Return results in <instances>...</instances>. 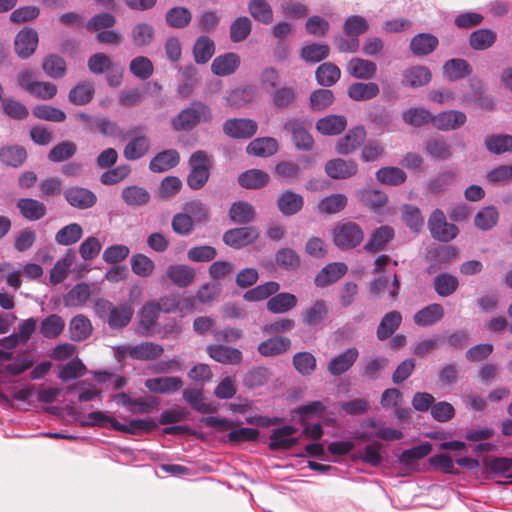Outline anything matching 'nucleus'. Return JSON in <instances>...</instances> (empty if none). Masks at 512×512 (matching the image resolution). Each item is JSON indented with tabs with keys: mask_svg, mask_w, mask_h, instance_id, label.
Masks as SVG:
<instances>
[{
	"mask_svg": "<svg viewBox=\"0 0 512 512\" xmlns=\"http://www.w3.org/2000/svg\"><path fill=\"white\" fill-rule=\"evenodd\" d=\"M211 156L204 150L193 152L188 160L190 172L187 176V185L192 190H200L209 180V163Z\"/></svg>",
	"mask_w": 512,
	"mask_h": 512,
	"instance_id": "nucleus-3",
	"label": "nucleus"
},
{
	"mask_svg": "<svg viewBox=\"0 0 512 512\" xmlns=\"http://www.w3.org/2000/svg\"><path fill=\"white\" fill-rule=\"evenodd\" d=\"M329 314V307L325 300L318 299L301 313V321L304 326H321Z\"/></svg>",
	"mask_w": 512,
	"mask_h": 512,
	"instance_id": "nucleus-14",
	"label": "nucleus"
},
{
	"mask_svg": "<svg viewBox=\"0 0 512 512\" xmlns=\"http://www.w3.org/2000/svg\"><path fill=\"white\" fill-rule=\"evenodd\" d=\"M325 172L332 179H347L358 172V165L354 160L336 158L326 163Z\"/></svg>",
	"mask_w": 512,
	"mask_h": 512,
	"instance_id": "nucleus-17",
	"label": "nucleus"
},
{
	"mask_svg": "<svg viewBox=\"0 0 512 512\" xmlns=\"http://www.w3.org/2000/svg\"><path fill=\"white\" fill-rule=\"evenodd\" d=\"M166 275L176 286L184 288L193 283L195 270L184 264H174L167 268Z\"/></svg>",
	"mask_w": 512,
	"mask_h": 512,
	"instance_id": "nucleus-28",
	"label": "nucleus"
},
{
	"mask_svg": "<svg viewBox=\"0 0 512 512\" xmlns=\"http://www.w3.org/2000/svg\"><path fill=\"white\" fill-rule=\"evenodd\" d=\"M2 112L11 119L22 121L29 116V110L22 102L11 97L1 101Z\"/></svg>",
	"mask_w": 512,
	"mask_h": 512,
	"instance_id": "nucleus-52",
	"label": "nucleus"
},
{
	"mask_svg": "<svg viewBox=\"0 0 512 512\" xmlns=\"http://www.w3.org/2000/svg\"><path fill=\"white\" fill-rule=\"evenodd\" d=\"M15 52L22 58L30 57L38 46V33L32 28H24L19 31L14 41Z\"/></svg>",
	"mask_w": 512,
	"mask_h": 512,
	"instance_id": "nucleus-13",
	"label": "nucleus"
},
{
	"mask_svg": "<svg viewBox=\"0 0 512 512\" xmlns=\"http://www.w3.org/2000/svg\"><path fill=\"white\" fill-rule=\"evenodd\" d=\"M66 201L78 209H88L95 205L97 197L94 192L84 187H70L64 193Z\"/></svg>",
	"mask_w": 512,
	"mask_h": 512,
	"instance_id": "nucleus-18",
	"label": "nucleus"
},
{
	"mask_svg": "<svg viewBox=\"0 0 512 512\" xmlns=\"http://www.w3.org/2000/svg\"><path fill=\"white\" fill-rule=\"evenodd\" d=\"M150 149V140L145 135L136 136L124 147L123 156L130 161L142 158Z\"/></svg>",
	"mask_w": 512,
	"mask_h": 512,
	"instance_id": "nucleus-40",
	"label": "nucleus"
},
{
	"mask_svg": "<svg viewBox=\"0 0 512 512\" xmlns=\"http://www.w3.org/2000/svg\"><path fill=\"white\" fill-rule=\"evenodd\" d=\"M284 130L292 135V140L299 150L309 151L313 148L314 140L305 128L303 121L295 118L288 119Z\"/></svg>",
	"mask_w": 512,
	"mask_h": 512,
	"instance_id": "nucleus-7",
	"label": "nucleus"
},
{
	"mask_svg": "<svg viewBox=\"0 0 512 512\" xmlns=\"http://www.w3.org/2000/svg\"><path fill=\"white\" fill-rule=\"evenodd\" d=\"M348 267L345 263L342 262H333L327 264L324 268L320 270V272L315 277V285L317 287H326L329 286L336 281H338L342 276L346 274Z\"/></svg>",
	"mask_w": 512,
	"mask_h": 512,
	"instance_id": "nucleus-19",
	"label": "nucleus"
},
{
	"mask_svg": "<svg viewBox=\"0 0 512 512\" xmlns=\"http://www.w3.org/2000/svg\"><path fill=\"white\" fill-rule=\"evenodd\" d=\"M91 331V322L84 315H77L70 321V333L73 341H83L87 339Z\"/></svg>",
	"mask_w": 512,
	"mask_h": 512,
	"instance_id": "nucleus-59",
	"label": "nucleus"
},
{
	"mask_svg": "<svg viewBox=\"0 0 512 512\" xmlns=\"http://www.w3.org/2000/svg\"><path fill=\"white\" fill-rule=\"evenodd\" d=\"M358 357L359 351L356 347L347 348L329 360L327 370L334 377L340 376L353 367Z\"/></svg>",
	"mask_w": 512,
	"mask_h": 512,
	"instance_id": "nucleus-8",
	"label": "nucleus"
},
{
	"mask_svg": "<svg viewBox=\"0 0 512 512\" xmlns=\"http://www.w3.org/2000/svg\"><path fill=\"white\" fill-rule=\"evenodd\" d=\"M304 206L303 197L291 190L283 191L277 199V207L285 216L298 213Z\"/></svg>",
	"mask_w": 512,
	"mask_h": 512,
	"instance_id": "nucleus-23",
	"label": "nucleus"
},
{
	"mask_svg": "<svg viewBox=\"0 0 512 512\" xmlns=\"http://www.w3.org/2000/svg\"><path fill=\"white\" fill-rule=\"evenodd\" d=\"M257 123L248 118L228 119L223 124V132L235 139H249L257 132Z\"/></svg>",
	"mask_w": 512,
	"mask_h": 512,
	"instance_id": "nucleus-6",
	"label": "nucleus"
},
{
	"mask_svg": "<svg viewBox=\"0 0 512 512\" xmlns=\"http://www.w3.org/2000/svg\"><path fill=\"white\" fill-rule=\"evenodd\" d=\"M347 206V197L344 194L336 193L323 198L319 204V211L324 214H336Z\"/></svg>",
	"mask_w": 512,
	"mask_h": 512,
	"instance_id": "nucleus-64",
	"label": "nucleus"
},
{
	"mask_svg": "<svg viewBox=\"0 0 512 512\" xmlns=\"http://www.w3.org/2000/svg\"><path fill=\"white\" fill-rule=\"evenodd\" d=\"M428 228L432 237L438 241L449 242L458 234V228L446 221L444 213L436 209L428 220Z\"/></svg>",
	"mask_w": 512,
	"mask_h": 512,
	"instance_id": "nucleus-5",
	"label": "nucleus"
},
{
	"mask_svg": "<svg viewBox=\"0 0 512 512\" xmlns=\"http://www.w3.org/2000/svg\"><path fill=\"white\" fill-rule=\"evenodd\" d=\"M443 72L448 79L455 81L469 76L472 68L466 60L454 58L444 63Z\"/></svg>",
	"mask_w": 512,
	"mask_h": 512,
	"instance_id": "nucleus-43",
	"label": "nucleus"
},
{
	"mask_svg": "<svg viewBox=\"0 0 512 512\" xmlns=\"http://www.w3.org/2000/svg\"><path fill=\"white\" fill-rule=\"evenodd\" d=\"M83 235V229L78 223H71L61 228L55 235V241L63 246L78 242Z\"/></svg>",
	"mask_w": 512,
	"mask_h": 512,
	"instance_id": "nucleus-61",
	"label": "nucleus"
},
{
	"mask_svg": "<svg viewBox=\"0 0 512 512\" xmlns=\"http://www.w3.org/2000/svg\"><path fill=\"white\" fill-rule=\"evenodd\" d=\"M367 136L363 125L350 129L346 135L340 138L336 145V151L341 155H348L356 151L364 143Z\"/></svg>",
	"mask_w": 512,
	"mask_h": 512,
	"instance_id": "nucleus-10",
	"label": "nucleus"
},
{
	"mask_svg": "<svg viewBox=\"0 0 512 512\" xmlns=\"http://www.w3.org/2000/svg\"><path fill=\"white\" fill-rule=\"evenodd\" d=\"M157 428V423L152 419H133L127 424L113 421L115 431L124 432L133 435H139L142 432H151Z\"/></svg>",
	"mask_w": 512,
	"mask_h": 512,
	"instance_id": "nucleus-37",
	"label": "nucleus"
},
{
	"mask_svg": "<svg viewBox=\"0 0 512 512\" xmlns=\"http://www.w3.org/2000/svg\"><path fill=\"white\" fill-rule=\"evenodd\" d=\"M270 97L275 108L285 110L296 103L298 92L295 87L282 86L273 90Z\"/></svg>",
	"mask_w": 512,
	"mask_h": 512,
	"instance_id": "nucleus-34",
	"label": "nucleus"
},
{
	"mask_svg": "<svg viewBox=\"0 0 512 512\" xmlns=\"http://www.w3.org/2000/svg\"><path fill=\"white\" fill-rule=\"evenodd\" d=\"M191 19V12L187 8L181 6L169 9L165 15L167 25L178 29L188 26Z\"/></svg>",
	"mask_w": 512,
	"mask_h": 512,
	"instance_id": "nucleus-62",
	"label": "nucleus"
},
{
	"mask_svg": "<svg viewBox=\"0 0 512 512\" xmlns=\"http://www.w3.org/2000/svg\"><path fill=\"white\" fill-rule=\"evenodd\" d=\"M485 147L495 155L512 152V135L509 134H492L485 138Z\"/></svg>",
	"mask_w": 512,
	"mask_h": 512,
	"instance_id": "nucleus-45",
	"label": "nucleus"
},
{
	"mask_svg": "<svg viewBox=\"0 0 512 512\" xmlns=\"http://www.w3.org/2000/svg\"><path fill=\"white\" fill-rule=\"evenodd\" d=\"M434 289L441 297H448L452 295L459 286V281L456 276L449 273H441L434 278Z\"/></svg>",
	"mask_w": 512,
	"mask_h": 512,
	"instance_id": "nucleus-54",
	"label": "nucleus"
},
{
	"mask_svg": "<svg viewBox=\"0 0 512 512\" xmlns=\"http://www.w3.org/2000/svg\"><path fill=\"white\" fill-rule=\"evenodd\" d=\"M65 328V321L57 314H50L40 324V333L47 339L57 338Z\"/></svg>",
	"mask_w": 512,
	"mask_h": 512,
	"instance_id": "nucleus-50",
	"label": "nucleus"
},
{
	"mask_svg": "<svg viewBox=\"0 0 512 512\" xmlns=\"http://www.w3.org/2000/svg\"><path fill=\"white\" fill-rule=\"evenodd\" d=\"M297 429L294 426L286 425L276 428L270 435L269 449L271 451L288 450L299 443V439L292 437Z\"/></svg>",
	"mask_w": 512,
	"mask_h": 512,
	"instance_id": "nucleus-9",
	"label": "nucleus"
},
{
	"mask_svg": "<svg viewBox=\"0 0 512 512\" xmlns=\"http://www.w3.org/2000/svg\"><path fill=\"white\" fill-rule=\"evenodd\" d=\"M129 70L136 78L147 80L154 73V65L148 57L137 56L130 61Z\"/></svg>",
	"mask_w": 512,
	"mask_h": 512,
	"instance_id": "nucleus-60",
	"label": "nucleus"
},
{
	"mask_svg": "<svg viewBox=\"0 0 512 512\" xmlns=\"http://www.w3.org/2000/svg\"><path fill=\"white\" fill-rule=\"evenodd\" d=\"M444 316V309L441 304L433 303L414 315V322L418 326L426 327L440 321Z\"/></svg>",
	"mask_w": 512,
	"mask_h": 512,
	"instance_id": "nucleus-38",
	"label": "nucleus"
},
{
	"mask_svg": "<svg viewBox=\"0 0 512 512\" xmlns=\"http://www.w3.org/2000/svg\"><path fill=\"white\" fill-rule=\"evenodd\" d=\"M363 239L364 232L355 222H340L333 229V242L341 250L354 249Z\"/></svg>",
	"mask_w": 512,
	"mask_h": 512,
	"instance_id": "nucleus-4",
	"label": "nucleus"
},
{
	"mask_svg": "<svg viewBox=\"0 0 512 512\" xmlns=\"http://www.w3.org/2000/svg\"><path fill=\"white\" fill-rule=\"evenodd\" d=\"M380 92L374 82H356L348 87V96L354 101H366L375 98Z\"/></svg>",
	"mask_w": 512,
	"mask_h": 512,
	"instance_id": "nucleus-41",
	"label": "nucleus"
},
{
	"mask_svg": "<svg viewBox=\"0 0 512 512\" xmlns=\"http://www.w3.org/2000/svg\"><path fill=\"white\" fill-rule=\"evenodd\" d=\"M432 74L425 66H413L403 71L402 84L412 88H417L428 84L431 81Z\"/></svg>",
	"mask_w": 512,
	"mask_h": 512,
	"instance_id": "nucleus-29",
	"label": "nucleus"
},
{
	"mask_svg": "<svg viewBox=\"0 0 512 512\" xmlns=\"http://www.w3.org/2000/svg\"><path fill=\"white\" fill-rule=\"evenodd\" d=\"M438 38L430 33H419L410 42V50L415 56H426L435 51Z\"/></svg>",
	"mask_w": 512,
	"mask_h": 512,
	"instance_id": "nucleus-27",
	"label": "nucleus"
},
{
	"mask_svg": "<svg viewBox=\"0 0 512 512\" xmlns=\"http://www.w3.org/2000/svg\"><path fill=\"white\" fill-rule=\"evenodd\" d=\"M27 159V151L20 145H6L0 148V162L13 168L20 167Z\"/></svg>",
	"mask_w": 512,
	"mask_h": 512,
	"instance_id": "nucleus-31",
	"label": "nucleus"
},
{
	"mask_svg": "<svg viewBox=\"0 0 512 512\" xmlns=\"http://www.w3.org/2000/svg\"><path fill=\"white\" fill-rule=\"evenodd\" d=\"M497 40L495 31L488 28H481L473 31L468 39L469 46L476 51H483L491 48Z\"/></svg>",
	"mask_w": 512,
	"mask_h": 512,
	"instance_id": "nucleus-35",
	"label": "nucleus"
},
{
	"mask_svg": "<svg viewBox=\"0 0 512 512\" xmlns=\"http://www.w3.org/2000/svg\"><path fill=\"white\" fill-rule=\"evenodd\" d=\"M215 53V43L208 36H200L193 46V57L197 64L207 63Z\"/></svg>",
	"mask_w": 512,
	"mask_h": 512,
	"instance_id": "nucleus-44",
	"label": "nucleus"
},
{
	"mask_svg": "<svg viewBox=\"0 0 512 512\" xmlns=\"http://www.w3.org/2000/svg\"><path fill=\"white\" fill-rule=\"evenodd\" d=\"M155 31L148 23H137L131 30V39L136 47L150 45L154 40Z\"/></svg>",
	"mask_w": 512,
	"mask_h": 512,
	"instance_id": "nucleus-55",
	"label": "nucleus"
},
{
	"mask_svg": "<svg viewBox=\"0 0 512 512\" xmlns=\"http://www.w3.org/2000/svg\"><path fill=\"white\" fill-rule=\"evenodd\" d=\"M291 340L288 337L274 336L262 341L258 345V352L265 357H274L287 352L291 347Z\"/></svg>",
	"mask_w": 512,
	"mask_h": 512,
	"instance_id": "nucleus-24",
	"label": "nucleus"
},
{
	"mask_svg": "<svg viewBox=\"0 0 512 512\" xmlns=\"http://www.w3.org/2000/svg\"><path fill=\"white\" fill-rule=\"evenodd\" d=\"M315 77L319 85L330 87L339 81L341 70L336 64L325 62L317 67Z\"/></svg>",
	"mask_w": 512,
	"mask_h": 512,
	"instance_id": "nucleus-42",
	"label": "nucleus"
},
{
	"mask_svg": "<svg viewBox=\"0 0 512 512\" xmlns=\"http://www.w3.org/2000/svg\"><path fill=\"white\" fill-rule=\"evenodd\" d=\"M277 151L278 142L272 137L256 138L246 148L247 154L264 158L274 155Z\"/></svg>",
	"mask_w": 512,
	"mask_h": 512,
	"instance_id": "nucleus-32",
	"label": "nucleus"
},
{
	"mask_svg": "<svg viewBox=\"0 0 512 512\" xmlns=\"http://www.w3.org/2000/svg\"><path fill=\"white\" fill-rule=\"evenodd\" d=\"M164 348L154 342H142L134 345L133 355L135 360L150 361L159 358Z\"/></svg>",
	"mask_w": 512,
	"mask_h": 512,
	"instance_id": "nucleus-57",
	"label": "nucleus"
},
{
	"mask_svg": "<svg viewBox=\"0 0 512 512\" xmlns=\"http://www.w3.org/2000/svg\"><path fill=\"white\" fill-rule=\"evenodd\" d=\"M280 289V284L276 281H269L264 284L258 285L243 295L244 300L248 302H257L271 298Z\"/></svg>",
	"mask_w": 512,
	"mask_h": 512,
	"instance_id": "nucleus-46",
	"label": "nucleus"
},
{
	"mask_svg": "<svg viewBox=\"0 0 512 512\" xmlns=\"http://www.w3.org/2000/svg\"><path fill=\"white\" fill-rule=\"evenodd\" d=\"M240 65V57L238 54L228 52L217 56L212 64L211 71L217 76H228L233 74Z\"/></svg>",
	"mask_w": 512,
	"mask_h": 512,
	"instance_id": "nucleus-22",
	"label": "nucleus"
},
{
	"mask_svg": "<svg viewBox=\"0 0 512 512\" xmlns=\"http://www.w3.org/2000/svg\"><path fill=\"white\" fill-rule=\"evenodd\" d=\"M16 206L20 214L29 221L40 220L46 214L45 204L33 198H21Z\"/></svg>",
	"mask_w": 512,
	"mask_h": 512,
	"instance_id": "nucleus-30",
	"label": "nucleus"
},
{
	"mask_svg": "<svg viewBox=\"0 0 512 512\" xmlns=\"http://www.w3.org/2000/svg\"><path fill=\"white\" fill-rule=\"evenodd\" d=\"M248 10L250 15L260 23L268 25L273 21V10L266 0H250Z\"/></svg>",
	"mask_w": 512,
	"mask_h": 512,
	"instance_id": "nucleus-56",
	"label": "nucleus"
},
{
	"mask_svg": "<svg viewBox=\"0 0 512 512\" xmlns=\"http://www.w3.org/2000/svg\"><path fill=\"white\" fill-rule=\"evenodd\" d=\"M94 308L97 315L112 329H121L127 326L134 314V309L131 305L124 303L115 306L106 299H98L95 302Z\"/></svg>",
	"mask_w": 512,
	"mask_h": 512,
	"instance_id": "nucleus-1",
	"label": "nucleus"
},
{
	"mask_svg": "<svg viewBox=\"0 0 512 512\" xmlns=\"http://www.w3.org/2000/svg\"><path fill=\"white\" fill-rule=\"evenodd\" d=\"M376 179L385 185L398 186L406 181L407 175L398 167H382L376 172Z\"/></svg>",
	"mask_w": 512,
	"mask_h": 512,
	"instance_id": "nucleus-58",
	"label": "nucleus"
},
{
	"mask_svg": "<svg viewBox=\"0 0 512 512\" xmlns=\"http://www.w3.org/2000/svg\"><path fill=\"white\" fill-rule=\"evenodd\" d=\"M347 126V119L342 115H328L319 119L316 129L323 135H338Z\"/></svg>",
	"mask_w": 512,
	"mask_h": 512,
	"instance_id": "nucleus-36",
	"label": "nucleus"
},
{
	"mask_svg": "<svg viewBox=\"0 0 512 512\" xmlns=\"http://www.w3.org/2000/svg\"><path fill=\"white\" fill-rule=\"evenodd\" d=\"M402 322V315L399 311H390L386 313L376 330V336L379 340L384 341L394 334Z\"/></svg>",
	"mask_w": 512,
	"mask_h": 512,
	"instance_id": "nucleus-33",
	"label": "nucleus"
},
{
	"mask_svg": "<svg viewBox=\"0 0 512 512\" xmlns=\"http://www.w3.org/2000/svg\"><path fill=\"white\" fill-rule=\"evenodd\" d=\"M121 197L131 207L144 206L150 200L149 192L145 188L136 185L125 187L122 190Z\"/></svg>",
	"mask_w": 512,
	"mask_h": 512,
	"instance_id": "nucleus-47",
	"label": "nucleus"
},
{
	"mask_svg": "<svg viewBox=\"0 0 512 512\" xmlns=\"http://www.w3.org/2000/svg\"><path fill=\"white\" fill-rule=\"evenodd\" d=\"M75 260V252L73 250H69L65 256L58 260L53 268L50 271V283L53 285H57L63 282L67 275L69 268L73 264Z\"/></svg>",
	"mask_w": 512,
	"mask_h": 512,
	"instance_id": "nucleus-48",
	"label": "nucleus"
},
{
	"mask_svg": "<svg viewBox=\"0 0 512 512\" xmlns=\"http://www.w3.org/2000/svg\"><path fill=\"white\" fill-rule=\"evenodd\" d=\"M208 355L221 364L237 365L242 362V352L234 347L212 344L207 347Z\"/></svg>",
	"mask_w": 512,
	"mask_h": 512,
	"instance_id": "nucleus-15",
	"label": "nucleus"
},
{
	"mask_svg": "<svg viewBox=\"0 0 512 512\" xmlns=\"http://www.w3.org/2000/svg\"><path fill=\"white\" fill-rule=\"evenodd\" d=\"M297 297L288 292L276 293L268 299L266 308L273 314H283L297 306Z\"/></svg>",
	"mask_w": 512,
	"mask_h": 512,
	"instance_id": "nucleus-25",
	"label": "nucleus"
},
{
	"mask_svg": "<svg viewBox=\"0 0 512 512\" xmlns=\"http://www.w3.org/2000/svg\"><path fill=\"white\" fill-rule=\"evenodd\" d=\"M180 162V155L175 149H167L156 154L149 163L152 172L162 173L176 167Z\"/></svg>",
	"mask_w": 512,
	"mask_h": 512,
	"instance_id": "nucleus-21",
	"label": "nucleus"
},
{
	"mask_svg": "<svg viewBox=\"0 0 512 512\" xmlns=\"http://www.w3.org/2000/svg\"><path fill=\"white\" fill-rule=\"evenodd\" d=\"M229 217L234 223L247 224L254 219L255 210L253 206L247 202H235L229 210Z\"/></svg>",
	"mask_w": 512,
	"mask_h": 512,
	"instance_id": "nucleus-53",
	"label": "nucleus"
},
{
	"mask_svg": "<svg viewBox=\"0 0 512 512\" xmlns=\"http://www.w3.org/2000/svg\"><path fill=\"white\" fill-rule=\"evenodd\" d=\"M269 174L260 169H250L241 173L238 177V183L246 189H259L269 182Z\"/></svg>",
	"mask_w": 512,
	"mask_h": 512,
	"instance_id": "nucleus-39",
	"label": "nucleus"
},
{
	"mask_svg": "<svg viewBox=\"0 0 512 512\" xmlns=\"http://www.w3.org/2000/svg\"><path fill=\"white\" fill-rule=\"evenodd\" d=\"M293 366L295 370L302 376L311 375L317 365L315 356L310 352H298L293 356Z\"/></svg>",
	"mask_w": 512,
	"mask_h": 512,
	"instance_id": "nucleus-63",
	"label": "nucleus"
},
{
	"mask_svg": "<svg viewBox=\"0 0 512 512\" xmlns=\"http://www.w3.org/2000/svg\"><path fill=\"white\" fill-rule=\"evenodd\" d=\"M346 71L354 78L369 80L374 77L377 66L370 60L354 57L348 62Z\"/></svg>",
	"mask_w": 512,
	"mask_h": 512,
	"instance_id": "nucleus-26",
	"label": "nucleus"
},
{
	"mask_svg": "<svg viewBox=\"0 0 512 512\" xmlns=\"http://www.w3.org/2000/svg\"><path fill=\"white\" fill-rule=\"evenodd\" d=\"M42 69L48 77L60 79L66 74V61L59 55L49 54L43 59Z\"/></svg>",
	"mask_w": 512,
	"mask_h": 512,
	"instance_id": "nucleus-49",
	"label": "nucleus"
},
{
	"mask_svg": "<svg viewBox=\"0 0 512 512\" xmlns=\"http://www.w3.org/2000/svg\"><path fill=\"white\" fill-rule=\"evenodd\" d=\"M211 119V109L203 102L195 101L172 120V127L175 131H188L199 123L208 122Z\"/></svg>",
	"mask_w": 512,
	"mask_h": 512,
	"instance_id": "nucleus-2",
	"label": "nucleus"
},
{
	"mask_svg": "<svg viewBox=\"0 0 512 512\" xmlns=\"http://www.w3.org/2000/svg\"><path fill=\"white\" fill-rule=\"evenodd\" d=\"M394 237V229L391 226L382 225L372 232L369 240L364 245V250L369 253L382 251L394 239Z\"/></svg>",
	"mask_w": 512,
	"mask_h": 512,
	"instance_id": "nucleus-16",
	"label": "nucleus"
},
{
	"mask_svg": "<svg viewBox=\"0 0 512 512\" xmlns=\"http://www.w3.org/2000/svg\"><path fill=\"white\" fill-rule=\"evenodd\" d=\"M95 94V89L90 82L84 81L73 87L68 94L69 101L74 105L89 103Z\"/></svg>",
	"mask_w": 512,
	"mask_h": 512,
	"instance_id": "nucleus-51",
	"label": "nucleus"
},
{
	"mask_svg": "<svg viewBox=\"0 0 512 512\" xmlns=\"http://www.w3.org/2000/svg\"><path fill=\"white\" fill-rule=\"evenodd\" d=\"M467 121L466 114L459 110H448L433 115L432 126L440 131L457 130Z\"/></svg>",
	"mask_w": 512,
	"mask_h": 512,
	"instance_id": "nucleus-11",
	"label": "nucleus"
},
{
	"mask_svg": "<svg viewBox=\"0 0 512 512\" xmlns=\"http://www.w3.org/2000/svg\"><path fill=\"white\" fill-rule=\"evenodd\" d=\"M259 237V233L254 227L234 228L226 231L223 235V241L232 248H242Z\"/></svg>",
	"mask_w": 512,
	"mask_h": 512,
	"instance_id": "nucleus-12",
	"label": "nucleus"
},
{
	"mask_svg": "<svg viewBox=\"0 0 512 512\" xmlns=\"http://www.w3.org/2000/svg\"><path fill=\"white\" fill-rule=\"evenodd\" d=\"M182 386V379L176 376L149 378L145 381V387L150 392L158 394L176 392L180 390Z\"/></svg>",
	"mask_w": 512,
	"mask_h": 512,
	"instance_id": "nucleus-20",
	"label": "nucleus"
}]
</instances>
